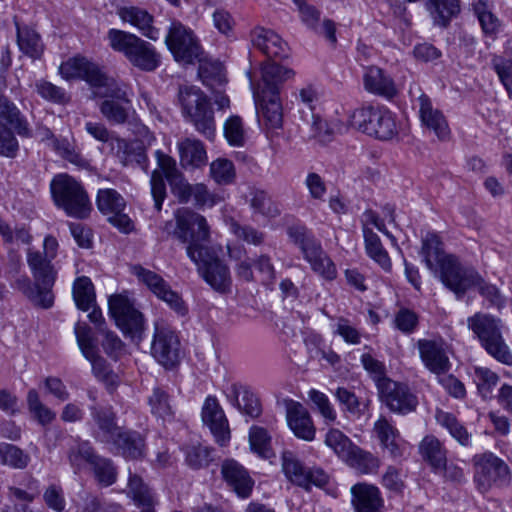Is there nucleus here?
<instances>
[{
  "mask_svg": "<svg viewBox=\"0 0 512 512\" xmlns=\"http://www.w3.org/2000/svg\"><path fill=\"white\" fill-rule=\"evenodd\" d=\"M361 363L375 382L377 389H379V384L390 380V378L386 376V367L384 363L377 360L372 355L368 353L363 354L361 356Z\"/></svg>",
  "mask_w": 512,
  "mask_h": 512,
  "instance_id": "obj_64",
  "label": "nucleus"
},
{
  "mask_svg": "<svg viewBox=\"0 0 512 512\" xmlns=\"http://www.w3.org/2000/svg\"><path fill=\"white\" fill-rule=\"evenodd\" d=\"M409 93L412 101L416 102L418 105V114L421 124L429 131L433 132L439 140H448L451 131L442 111L434 107L431 98L425 94L420 87H416L415 92L411 88Z\"/></svg>",
  "mask_w": 512,
  "mask_h": 512,
  "instance_id": "obj_20",
  "label": "nucleus"
},
{
  "mask_svg": "<svg viewBox=\"0 0 512 512\" xmlns=\"http://www.w3.org/2000/svg\"><path fill=\"white\" fill-rule=\"evenodd\" d=\"M474 11L485 35L494 38L500 29L498 18L489 10L487 0H478Z\"/></svg>",
  "mask_w": 512,
  "mask_h": 512,
  "instance_id": "obj_55",
  "label": "nucleus"
},
{
  "mask_svg": "<svg viewBox=\"0 0 512 512\" xmlns=\"http://www.w3.org/2000/svg\"><path fill=\"white\" fill-rule=\"evenodd\" d=\"M436 420L461 446L471 445L472 434L468 432L467 428L454 414L439 410L436 413Z\"/></svg>",
  "mask_w": 512,
  "mask_h": 512,
  "instance_id": "obj_42",
  "label": "nucleus"
},
{
  "mask_svg": "<svg viewBox=\"0 0 512 512\" xmlns=\"http://www.w3.org/2000/svg\"><path fill=\"white\" fill-rule=\"evenodd\" d=\"M92 366V372L94 376L101 382H103L108 389H113L119 383V378L110 368L106 360L101 357L98 351L92 353V356L85 357Z\"/></svg>",
  "mask_w": 512,
  "mask_h": 512,
  "instance_id": "obj_49",
  "label": "nucleus"
},
{
  "mask_svg": "<svg viewBox=\"0 0 512 512\" xmlns=\"http://www.w3.org/2000/svg\"><path fill=\"white\" fill-rule=\"evenodd\" d=\"M178 100L186 121L207 139L215 136V118L209 98L195 86H184L179 89Z\"/></svg>",
  "mask_w": 512,
  "mask_h": 512,
  "instance_id": "obj_8",
  "label": "nucleus"
},
{
  "mask_svg": "<svg viewBox=\"0 0 512 512\" xmlns=\"http://www.w3.org/2000/svg\"><path fill=\"white\" fill-rule=\"evenodd\" d=\"M114 142L112 151L124 166L133 164L146 166L147 156L140 145H134L121 138L114 139Z\"/></svg>",
  "mask_w": 512,
  "mask_h": 512,
  "instance_id": "obj_39",
  "label": "nucleus"
},
{
  "mask_svg": "<svg viewBox=\"0 0 512 512\" xmlns=\"http://www.w3.org/2000/svg\"><path fill=\"white\" fill-rule=\"evenodd\" d=\"M230 232L239 240L254 246H260L265 241V233L251 225H241L234 218L226 220Z\"/></svg>",
  "mask_w": 512,
  "mask_h": 512,
  "instance_id": "obj_51",
  "label": "nucleus"
},
{
  "mask_svg": "<svg viewBox=\"0 0 512 512\" xmlns=\"http://www.w3.org/2000/svg\"><path fill=\"white\" fill-rule=\"evenodd\" d=\"M475 467V481L486 491L493 484H501L509 479L508 465L492 453H483L473 457Z\"/></svg>",
  "mask_w": 512,
  "mask_h": 512,
  "instance_id": "obj_22",
  "label": "nucleus"
},
{
  "mask_svg": "<svg viewBox=\"0 0 512 512\" xmlns=\"http://www.w3.org/2000/svg\"><path fill=\"white\" fill-rule=\"evenodd\" d=\"M224 393L229 403L236 407L238 411L251 418H257L262 413V406L258 397L246 385L241 383H232Z\"/></svg>",
  "mask_w": 512,
  "mask_h": 512,
  "instance_id": "obj_27",
  "label": "nucleus"
},
{
  "mask_svg": "<svg viewBox=\"0 0 512 512\" xmlns=\"http://www.w3.org/2000/svg\"><path fill=\"white\" fill-rule=\"evenodd\" d=\"M472 287H476L479 294L486 299L490 305L498 308L504 306L505 298L502 296L498 287L486 282L472 267L465 266L448 289L454 292L457 298H461Z\"/></svg>",
  "mask_w": 512,
  "mask_h": 512,
  "instance_id": "obj_18",
  "label": "nucleus"
},
{
  "mask_svg": "<svg viewBox=\"0 0 512 512\" xmlns=\"http://www.w3.org/2000/svg\"><path fill=\"white\" fill-rule=\"evenodd\" d=\"M73 299L78 309L88 311L96 302L94 285L89 277L75 279L72 287Z\"/></svg>",
  "mask_w": 512,
  "mask_h": 512,
  "instance_id": "obj_45",
  "label": "nucleus"
},
{
  "mask_svg": "<svg viewBox=\"0 0 512 512\" xmlns=\"http://www.w3.org/2000/svg\"><path fill=\"white\" fill-rule=\"evenodd\" d=\"M158 168L153 170L150 177L151 195L154 208L159 212L167 196V180L171 193L179 203L187 204L191 201L193 184H190L184 174L177 167L176 160L161 150L155 152Z\"/></svg>",
  "mask_w": 512,
  "mask_h": 512,
  "instance_id": "obj_3",
  "label": "nucleus"
},
{
  "mask_svg": "<svg viewBox=\"0 0 512 512\" xmlns=\"http://www.w3.org/2000/svg\"><path fill=\"white\" fill-rule=\"evenodd\" d=\"M348 125L380 140H390L398 129L394 114L385 107L365 105L348 116Z\"/></svg>",
  "mask_w": 512,
  "mask_h": 512,
  "instance_id": "obj_10",
  "label": "nucleus"
},
{
  "mask_svg": "<svg viewBox=\"0 0 512 512\" xmlns=\"http://www.w3.org/2000/svg\"><path fill=\"white\" fill-rule=\"evenodd\" d=\"M221 475L227 486L238 497L242 499L250 497L254 480L243 465L234 459H225L221 464Z\"/></svg>",
  "mask_w": 512,
  "mask_h": 512,
  "instance_id": "obj_25",
  "label": "nucleus"
},
{
  "mask_svg": "<svg viewBox=\"0 0 512 512\" xmlns=\"http://www.w3.org/2000/svg\"><path fill=\"white\" fill-rule=\"evenodd\" d=\"M29 460V455L19 447L9 443H0V464L15 469H24L27 467Z\"/></svg>",
  "mask_w": 512,
  "mask_h": 512,
  "instance_id": "obj_54",
  "label": "nucleus"
},
{
  "mask_svg": "<svg viewBox=\"0 0 512 512\" xmlns=\"http://www.w3.org/2000/svg\"><path fill=\"white\" fill-rule=\"evenodd\" d=\"M350 467L361 474H371L378 470L380 461L372 453L354 445L344 460Z\"/></svg>",
  "mask_w": 512,
  "mask_h": 512,
  "instance_id": "obj_43",
  "label": "nucleus"
},
{
  "mask_svg": "<svg viewBox=\"0 0 512 512\" xmlns=\"http://www.w3.org/2000/svg\"><path fill=\"white\" fill-rule=\"evenodd\" d=\"M426 8L435 24L446 27L459 10V0H427Z\"/></svg>",
  "mask_w": 512,
  "mask_h": 512,
  "instance_id": "obj_44",
  "label": "nucleus"
},
{
  "mask_svg": "<svg viewBox=\"0 0 512 512\" xmlns=\"http://www.w3.org/2000/svg\"><path fill=\"white\" fill-rule=\"evenodd\" d=\"M210 176L219 185H229L236 178V171L232 161L218 158L210 164Z\"/></svg>",
  "mask_w": 512,
  "mask_h": 512,
  "instance_id": "obj_57",
  "label": "nucleus"
},
{
  "mask_svg": "<svg viewBox=\"0 0 512 512\" xmlns=\"http://www.w3.org/2000/svg\"><path fill=\"white\" fill-rule=\"evenodd\" d=\"M421 255L427 268L437 275L447 288L465 267L456 256L445 253L440 237L433 232L422 238Z\"/></svg>",
  "mask_w": 512,
  "mask_h": 512,
  "instance_id": "obj_12",
  "label": "nucleus"
},
{
  "mask_svg": "<svg viewBox=\"0 0 512 512\" xmlns=\"http://www.w3.org/2000/svg\"><path fill=\"white\" fill-rule=\"evenodd\" d=\"M377 390L381 402L393 413L405 415L413 412L418 405L417 396L405 383L390 379L379 384Z\"/></svg>",
  "mask_w": 512,
  "mask_h": 512,
  "instance_id": "obj_21",
  "label": "nucleus"
},
{
  "mask_svg": "<svg viewBox=\"0 0 512 512\" xmlns=\"http://www.w3.org/2000/svg\"><path fill=\"white\" fill-rule=\"evenodd\" d=\"M180 164L184 169L201 168L207 163V153L203 143L196 138H185L177 143Z\"/></svg>",
  "mask_w": 512,
  "mask_h": 512,
  "instance_id": "obj_34",
  "label": "nucleus"
},
{
  "mask_svg": "<svg viewBox=\"0 0 512 512\" xmlns=\"http://www.w3.org/2000/svg\"><path fill=\"white\" fill-rule=\"evenodd\" d=\"M325 444L342 460L348 456L355 445L342 431L336 428L328 430L325 436Z\"/></svg>",
  "mask_w": 512,
  "mask_h": 512,
  "instance_id": "obj_58",
  "label": "nucleus"
},
{
  "mask_svg": "<svg viewBox=\"0 0 512 512\" xmlns=\"http://www.w3.org/2000/svg\"><path fill=\"white\" fill-rule=\"evenodd\" d=\"M165 44L174 59L184 64H192L201 54V46L194 32L180 22L171 24Z\"/></svg>",
  "mask_w": 512,
  "mask_h": 512,
  "instance_id": "obj_14",
  "label": "nucleus"
},
{
  "mask_svg": "<svg viewBox=\"0 0 512 512\" xmlns=\"http://www.w3.org/2000/svg\"><path fill=\"white\" fill-rule=\"evenodd\" d=\"M362 232L367 255L385 271H390L392 267L391 259L388 252L383 247L379 236L366 225L363 226Z\"/></svg>",
  "mask_w": 512,
  "mask_h": 512,
  "instance_id": "obj_40",
  "label": "nucleus"
},
{
  "mask_svg": "<svg viewBox=\"0 0 512 512\" xmlns=\"http://www.w3.org/2000/svg\"><path fill=\"white\" fill-rule=\"evenodd\" d=\"M290 241L302 253L311 270L326 281L337 278V268L330 256L324 251L321 242L313 232L303 224H294L287 228Z\"/></svg>",
  "mask_w": 512,
  "mask_h": 512,
  "instance_id": "obj_7",
  "label": "nucleus"
},
{
  "mask_svg": "<svg viewBox=\"0 0 512 512\" xmlns=\"http://www.w3.org/2000/svg\"><path fill=\"white\" fill-rule=\"evenodd\" d=\"M175 227L172 236L186 247L190 260H195L201 253L208 250L210 245V226L206 218L189 209L179 208L174 212Z\"/></svg>",
  "mask_w": 512,
  "mask_h": 512,
  "instance_id": "obj_6",
  "label": "nucleus"
},
{
  "mask_svg": "<svg viewBox=\"0 0 512 512\" xmlns=\"http://www.w3.org/2000/svg\"><path fill=\"white\" fill-rule=\"evenodd\" d=\"M0 121H4L20 137H32V129L25 115L3 94H0Z\"/></svg>",
  "mask_w": 512,
  "mask_h": 512,
  "instance_id": "obj_33",
  "label": "nucleus"
},
{
  "mask_svg": "<svg viewBox=\"0 0 512 512\" xmlns=\"http://www.w3.org/2000/svg\"><path fill=\"white\" fill-rule=\"evenodd\" d=\"M150 412L163 422H170L174 418V409L171 397L162 387H154L147 398Z\"/></svg>",
  "mask_w": 512,
  "mask_h": 512,
  "instance_id": "obj_38",
  "label": "nucleus"
},
{
  "mask_svg": "<svg viewBox=\"0 0 512 512\" xmlns=\"http://www.w3.org/2000/svg\"><path fill=\"white\" fill-rule=\"evenodd\" d=\"M94 477L102 487H109L117 480V468L112 460L98 456L91 464Z\"/></svg>",
  "mask_w": 512,
  "mask_h": 512,
  "instance_id": "obj_52",
  "label": "nucleus"
},
{
  "mask_svg": "<svg viewBox=\"0 0 512 512\" xmlns=\"http://www.w3.org/2000/svg\"><path fill=\"white\" fill-rule=\"evenodd\" d=\"M118 15L122 21L137 27L145 37L154 41L158 39L159 31L152 25L153 17L146 10L135 6L122 7Z\"/></svg>",
  "mask_w": 512,
  "mask_h": 512,
  "instance_id": "obj_35",
  "label": "nucleus"
},
{
  "mask_svg": "<svg viewBox=\"0 0 512 512\" xmlns=\"http://www.w3.org/2000/svg\"><path fill=\"white\" fill-rule=\"evenodd\" d=\"M251 41L255 48L270 59H284L289 55L288 44L271 29L261 26L255 27L251 31Z\"/></svg>",
  "mask_w": 512,
  "mask_h": 512,
  "instance_id": "obj_28",
  "label": "nucleus"
},
{
  "mask_svg": "<svg viewBox=\"0 0 512 512\" xmlns=\"http://www.w3.org/2000/svg\"><path fill=\"white\" fill-rule=\"evenodd\" d=\"M110 48L125 56L135 68L144 72H153L161 65V55L153 44L137 35L112 28L107 32Z\"/></svg>",
  "mask_w": 512,
  "mask_h": 512,
  "instance_id": "obj_5",
  "label": "nucleus"
},
{
  "mask_svg": "<svg viewBox=\"0 0 512 512\" xmlns=\"http://www.w3.org/2000/svg\"><path fill=\"white\" fill-rule=\"evenodd\" d=\"M35 91L44 100L55 104H66L70 101V95L64 88L44 79L35 82Z\"/></svg>",
  "mask_w": 512,
  "mask_h": 512,
  "instance_id": "obj_56",
  "label": "nucleus"
},
{
  "mask_svg": "<svg viewBox=\"0 0 512 512\" xmlns=\"http://www.w3.org/2000/svg\"><path fill=\"white\" fill-rule=\"evenodd\" d=\"M295 72L274 62H267L261 67V80L255 83L248 72L250 86L259 117L270 129H279L283 124V107L280 100L281 85L293 78Z\"/></svg>",
  "mask_w": 512,
  "mask_h": 512,
  "instance_id": "obj_2",
  "label": "nucleus"
},
{
  "mask_svg": "<svg viewBox=\"0 0 512 512\" xmlns=\"http://www.w3.org/2000/svg\"><path fill=\"white\" fill-rule=\"evenodd\" d=\"M191 199H193L194 205L198 208L213 207L222 201V197L210 191L204 183L193 184Z\"/></svg>",
  "mask_w": 512,
  "mask_h": 512,
  "instance_id": "obj_61",
  "label": "nucleus"
},
{
  "mask_svg": "<svg viewBox=\"0 0 512 512\" xmlns=\"http://www.w3.org/2000/svg\"><path fill=\"white\" fill-rule=\"evenodd\" d=\"M27 405L34 419L43 426L50 424L56 418L55 412L41 402L35 389H30L27 393Z\"/></svg>",
  "mask_w": 512,
  "mask_h": 512,
  "instance_id": "obj_53",
  "label": "nucleus"
},
{
  "mask_svg": "<svg viewBox=\"0 0 512 512\" xmlns=\"http://www.w3.org/2000/svg\"><path fill=\"white\" fill-rule=\"evenodd\" d=\"M16 28L17 44L20 51L34 60L39 59L44 52V44L39 33L28 26L21 27L16 24Z\"/></svg>",
  "mask_w": 512,
  "mask_h": 512,
  "instance_id": "obj_37",
  "label": "nucleus"
},
{
  "mask_svg": "<svg viewBox=\"0 0 512 512\" xmlns=\"http://www.w3.org/2000/svg\"><path fill=\"white\" fill-rule=\"evenodd\" d=\"M249 443L251 450L259 457L270 459L275 456L271 447V436L260 426H252L249 430Z\"/></svg>",
  "mask_w": 512,
  "mask_h": 512,
  "instance_id": "obj_48",
  "label": "nucleus"
},
{
  "mask_svg": "<svg viewBox=\"0 0 512 512\" xmlns=\"http://www.w3.org/2000/svg\"><path fill=\"white\" fill-rule=\"evenodd\" d=\"M249 205L254 213L267 218H276L281 214L279 205L263 190H251Z\"/></svg>",
  "mask_w": 512,
  "mask_h": 512,
  "instance_id": "obj_47",
  "label": "nucleus"
},
{
  "mask_svg": "<svg viewBox=\"0 0 512 512\" xmlns=\"http://www.w3.org/2000/svg\"><path fill=\"white\" fill-rule=\"evenodd\" d=\"M58 241L55 237L47 235L43 241V250L28 248L26 261L36 287L41 289L44 309L52 307L54 303L53 287L58 276V270L53 264L57 256Z\"/></svg>",
  "mask_w": 512,
  "mask_h": 512,
  "instance_id": "obj_4",
  "label": "nucleus"
},
{
  "mask_svg": "<svg viewBox=\"0 0 512 512\" xmlns=\"http://www.w3.org/2000/svg\"><path fill=\"white\" fill-rule=\"evenodd\" d=\"M131 271L140 283L144 284L158 299L167 303L175 313L179 316L187 315L188 307L185 301L171 289L161 275L141 265L132 266Z\"/></svg>",
  "mask_w": 512,
  "mask_h": 512,
  "instance_id": "obj_15",
  "label": "nucleus"
},
{
  "mask_svg": "<svg viewBox=\"0 0 512 512\" xmlns=\"http://www.w3.org/2000/svg\"><path fill=\"white\" fill-rule=\"evenodd\" d=\"M381 447L388 452L392 458L403 456L405 446L398 429L384 416H381L373 427Z\"/></svg>",
  "mask_w": 512,
  "mask_h": 512,
  "instance_id": "obj_30",
  "label": "nucleus"
},
{
  "mask_svg": "<svg viewBox=\"0 0 512 512\" xmlns=\"http://www.w3.org/2000/svg\"><path fill=\"white\" fill-rule=\"evenodd\" d=\"M203 423L210 429L215 441L225 446L230 440V429L225 413L215 396L206 397L201 411Z\"/></svg>",
  "mask_w": 512,
  "mask_h": 512,
  "instance_id": "obj_24",
  "label": "nucleus"
},
{
  "mask_svg": "<svg viewBox=\"0 0 512 512\" xmlns=\"http://www.w3.org/2000/svg\"><path fill=\"white\" fill-rule=\"evenodd\" d=\"M123 493L136 507L158 505L159 501L153 488L136 471L128 469V479Z\"/></svg>",
  "mask_w": 512,
  "mask_h": 512,
  "instance_id": "obj_31",
  "label": "nucleus"
},
{
  "mask_svg": "<svg viewBox=\"0 0 512 512\" xmlns=\"http://www.w3.org/2000/svg\"><path fill=\"white\" fill-rule=\"evenodd\" d=\"M199 276L216 292L226 294L230 292L232 277L227 263L219 257L214 247L209 248L191 260Z\"/></svg>",
  "mask_w": 512,
  "mask_h": 512,
  "instance_id": "obj_13",
  "label": "nucleus"
},
{
  "mask_svg": "<svg viewBox=\"0 0 512 512\" xmlns=\"http://www.w3.org/2000/svg\"><path fill=\"white\" fill-rule=\"evenodd\" d=\"M351 495L355 512H376L383 508L381 493L374 485L357 483L351 487Z\"/></svg>",
  "mask_w": 512,
  "mask_h": 512,
  "instance_id": "obj_32",
  "label": "nucleus"
},
{
  "mask_svg": "<svg viewBox=\"0 0 512 512\" xmlns=\"http://www.w3.org/2000/svg\"><path fill=\"white\" fill-rule=\"evenodd\" d=\"M467 326L491 356L503 364L512 365V354L502 337L501 319L477 312L467 319Z\"/></svg>",
  "mask_w": 512,
  "mask_h": 512,
  "instance_id": "obj_9",
  "label": "nucleus"
},
{
  "mask_svg": "<svg viewBox=\"0 0 512 512\" xmlns=\"http://www.w3.org/2000/svg\"><path fill=\"white\" fill-rule=\"evenodd\" d=\"M419 452L435 473L443 467L447 460V451L434 435L425 436L419 445Z\"/></svg>",
  "mask_w": 512,
  "mask_h": 512,
  "instance_id": "obj_36",
  "label": "nucleus"
},
{
  "mask_svg": "<svg viewBox=\"0 0 512 512\" xmlns=\"http://www.w3.org/2000/svg\"><path fill=\"white\" fill-rule=\"evenodd\" d=\"M498 375L485 367H476L474 369V382L477 386L479 394L483 398H489L493 389L498 384Z\"/></svg>",
  "mask_w": 512,
  "mask_h": 512,
  "instance_id": "obj_59",
  "label": "nucleus"
},
{
  "mask_svg": "<svg viewBox=\"0 0 512 512\" xmlns=\"http://www.w3.org/2000/svg\"><path fill=\"white\" fill-rule=\"evenodd\" d=\"M60 75L69 80L80 78L93 88L105 89L101 96L106 97L99 105L103 117L111 124H125L130 119V99L115 81L108 77L102 68L85 57L76 56L63 62Z\"/></svg>",
  "mask_w": 512,
  "mask_h": 512,
  "instance_id": "obj_1",
  "label": "nucleus"
},
{
  "mask_svg": "<svg viewBox=\"0 0 512 512\" xmlns=\"http://www.w3.org/2000/svg\"><path fill=\"white\" fill-rule=\"evenodd\" d=\"M362 80L364 89L370 94L387 100L393 99L398 94L393 78L378 66L365 67Z\"/></svg>",
  "mask_w": 512,
  "mask_h": 512,
  "instance_id": "obj_26",
  "label": "nucleus"
},
{
  "mask_svg": "<svg viewBox=\"0 0 512 512\" xmlns=\"http://www.w3.org/2000/svg\"><path fill=\"white\" fill-rule=\"evenodd\" d=\"M98 210L108 217V222L120 232L128 234L134 230V223L124 213L126 201L115 189H99L96 197Z\"/></svg>",
  "mask_w": 512,
  "mask_h": 512,
  "instance_id": "obj_19",
  "label": "nucleus"
},
{
  "mask_svg": "<svg viewBox=\"0 0 512 512\" xmlns=\"http://www.w3.org/2000/svg\"><path fill=\"white\" fill-rule=\"evenodd\" d=\"M151 355L166 369L174 368L180 362V340L176 332L164 322L155 323Z\"/></svg>",
  "mask_w": 512,
  "mask_h": 512,
  "instance_id": "obj_16",
  "label": "nucleus"
},
{
  "mask_svg": "<svg viewBox=\"0 0 512 512\" xmlns=\"http://www.w3.org/2000/svg\"><path fill=\"white\" fill-rule=\"evenodd\" d=\"M286 419L297 438L305 441L314 440L316 428L309 411L301 403L291 401L287 405Z\"/></svg>",
  "mask_w": 512,
  "mask_h": 512,
  "instance_id": "obj_29",
  "label": "nucleus"
},
{
  "mask_svg": "<svg viewBox=\"0 0 512 512\" xmlns=\"http://www.w3.org/2000/svg\"><path fill=\"white\" fill-rule=\"evenodd\" d=\"M78 346L84 357L92 356V353L98 351L95 340L92 336L91 328L85 323H76L74 327Z\"/></svg>",
  "mask_w": 512,
  "mask_h": 512,
  "instance_id": "obj_63",
  "label": "nucleus"
},
{
  "mask_svg": "<svg viewBox=\"0 0 512 512\" xmlns=\"http://www.w3.org/2000/svg\"><path fill=\"white\" fill-rule=\"evenodd\" d=\"M116 445L125 458L141 459L145 455L144 438L137 431L119 433L116 439Z\"/></svg>",
  "mask_w": 512,
  "mask_h": 512,
  "instance_id": "obj_41",
  "label": "nucleus"
},
{
  "mask_svg": "<svg viewBox=\"0 0 512 512\" xmlns=\"http://www.w3.org/2000/svg\"><path fill=\"white\" fill-rule=\"evenodd\" d=\"M417 347L421 360L430 372L442 375L450 370L447 345L442 339H420Z\"/></svg>",
  "mask_w": 512,
  "mask_h": 512,
  "instance_id": "obj_23",
  "label": "nucleus"
},
{
  "mask_svg": "<svg viewBox=\"0 0 512 512\" xmlns=\"http://www.w3.org/2000/svg\"><path fill=\"white\" fill-rule=\"evenodd\" d=\"M282 470L285 476L294 484L307 487V478L304 475L306 468L292 451L285 450L281 455Z\"/></svg>",
  "mask_w": 512,
  "mask_h": 512,
  "instance_id": "obj_46",
  "label": "nucleus"
},
{
  "mask_svg": "<svg viewBox=\"0 0 512 512\" xmlns=\"http://www.w3.org/2000/svg\"><path fill=\"white\" fill-rule=\"evenodd\" d=\"M310 118L312 136L323 143L331 141L335 133L342 132L344 129V125L340 121L327 122L316 113H312Z\"/></svg>",
  "mask_w": 512,
  "mask_h": 512,
  "instance_id": "obj_50",
  "label": "nucleus"
},
{
  "mask_svg": "<svg viewBox=\"0 0 512 512\" xmlns=\"http://www.w3.org/2000/svg\"><path fill=\"white\" fill-rule=\"evenodd\" d=\"M51 194L57 207L77 219L89 216L92 206L83 186L67 174L56 175L50 184Z\"/></svg>",
  "mask_w": 512,
  "mask_h": 512,
  "instance_id": "obj_11",
  "label": "nucleus"
},
{
  "mask_svg": "<svg viewBox=\"0 0 512 512\" xmlns=\"http://www.w3.org/2000/svg\"><path fill=\"white\" fill-rule=\"evenodd\" d=\"M224 136L232 146L240 147L244 145V128L239 116L234 115L226 120L224 123Z\"/></svg>",
  "mask_w": 512,
  "mask_h": 512,
  "instance_id": "obj_62",
  "label": "nucleus"
},
{
  "mask_svg": "<svg viewBox=\"0 0 512 512\" xmlns=\"http://www.w3.org/2000/svg\"><path fill=\"white\" fill-rule=\"evenodd\" d=\"M90 413L101 431L112 434L116 429L115 414L111 407L90 406Z\"/></svg>",
  "mask_w": 512,
  "mask_h": 512,
  "instance_id": "obj_60",
  "label": "nucleus"
},
{
  "mask_svg": "<svg viewBox=\"0 0 512 512\" xmlns=\"http://www.w3.org/2000/svg\"><path fill=\"white\" fill-rule=\"evenodd\" d=\"M109 314L118 328L125 334L136 336L144 329V316L135 303L124 294H115L108 300Z\"/></svg>",
  "mask_w": 512,
  "mask_h": 512,
  "instance_id": "obj_17",
  "label": "nucleus"
}]
</instances>
